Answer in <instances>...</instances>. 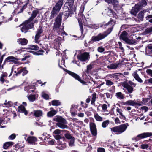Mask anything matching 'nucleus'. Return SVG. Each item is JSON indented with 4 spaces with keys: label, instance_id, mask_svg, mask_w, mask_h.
Listing matches in <instances>:
<instances>
[{
    "label": "nucleus",
    "instance_id": "17",
    "mask_svg": "<svg viewBox=\"0 0 152 152\" xmlns=\"http://www.w3.org/2000/svg\"><path fill=\"white\" fill-rule=\"evenodd\" d=\"M21 73H23L22 75L24 76L28 73V71L26 70V68H18L17 72L16 74V75L18 76Z\"/></svg>",
    "mask_w": 152,
    "mask_h": 152
},
{
    "label": "nucleus",
    "instance_id": "6",
    "mask_svg": "<svg viewBox=\"0 0 152 152\" xmlns=\"http://www.w3.org/2000/svg\"><path fill=\"white\" fill-rule=\"evenodd\" d=\"M109 4H112L115 9L117 10H119L120 14L122 13V8L118 4V2L116 0H104Z\"/></svg>",
    "mask_w": 152,
    "mask_h": 152
},
{
    "label": "nucleus",
    "instance_id": "27",
    "mask_svg": "<svg viewBox=\"0 0 152 152\" xmlns=\"http://www.w3.org/2000/svg\"><path fill=\"white\" fill-rule=\"evenodd\" d=\"M34 115L37 117H39L42 116L43 112L41 110H34Z\"/></svg>",
    "mask_w": 152,
    "mask_h": 152
},
{
    "label": "nucleus",
    "instance_id": "60",
    "mask_svg": "<svg viewBox=\"0 0 152 152\" xmlns=\"http://www.w3.org/2000/svg\"><path fill=\"white\" fill-rule=\"evenodd\" d=\"M91 132L92 134L94 136H96L97 135V130L96 129H94L91 130Z\"/></svg>",
    "mask_w": 152,
    "mask_h": 152
},
{
    "label": "nucleus",
    "instance_id": "53",
    "mask_svg": "<svg viewBox=\"0 0 152 152\" xmlns=\"http://www.w3.org/2000/svg\"><path fill=\"white\" fill-rule=\"evenodd\" d=\"M5 102L4 103V104L6 105L7 107H11L12 105V102L11 101H8L7 102V101H5Z\"/></svg>",
    "mask_w": 152,
    "mask_h": 152
},
{
    "label": "nucleus",
    "instance_id": "24",
    "mask_svg": "<svg viewBox=\"0 0 152 152\" xmlns=\"http://www.w3.org/2000/svg\"><path fill=\"white\" fill-rule=\"evenodd\" d=\"M51 111L48 112L47 113V116L48 117H52L56 113L57 111L53 109V108L50 109Z\"/></svg>",
    "mask_w": 152,
    "mask_h": 152
},
{
    "label": "nucleus",
    "instance_id": "42",
    "mask_svg": "<svg viewBox=\"0 0 152 152\" xmlns=\"http://www.w3.org/2000/svg\"><path fill=\"white\" fill-rule=\"evenodd\" d=\"M52 104L54 106H58L60 105L61 102L59 100H54L51 102Z\"/></svg>",
    "mask_w": 152,
    "mask_h": 152
},
{
    "label": "nucleus",
    "instance_id": "28",
    "mask_svg": "<svg viewBox=\"0 0 152 152\" xmlns=\"http://www.w3.org/2000/svg\"><path fill=\"white\" fill-rule=\"evenodd\" d=\"M132 75L135 80L138 82L140 83L142 82V80L139 77L136 71L133 73Z\"/></svg>",
    "mask_w": 152,
    "mask_h": 152
},
{
    "label": "nucleus",
    "instance_id": "38",
    "mask_svg": "<svg viewBox=\"0 0 152 152\" xmlns=\"http://www.w3.org/2000/svg\"><path fill=\"white\" fill-rule=\"evenodd\" d=\"M94 117L96 120L98 121H102V118L97 113L94 114Z\"/></svg>",
    "mask_w": 152,
    "mask_h": 152
},
{
    "label": "nucleus",
    "instance_id": "49",
    "mask_svg": "<svg viewBox=\"0 0 152 152\" xmlns=\"http://www.w3.org/2000/svg\"><path fill=\"white\" fill-rule=\"evenodd\" d=\"M63 28L64 27L62 28V29H59V30H58V34L61 35H63L64 34H65L66 35H67V34L64 31L63 29Z\"/></svg>",
    "mask_w": 152,
    "mask_h": 152
},
{
    "label": "nucleus",
    "instance_id": "12",
    "mask_svg": "<svg viewBox=\"0 0 152 152\" xmlns=\"http://www.w3.org/2000/svg\"><path fill=\"white\" fill-rule=\"evenodd\" d=\"M67 73L69 75L72 76L75 79L77 80L83 84H86V82L82 80L80 77L77 74L70 71H68Z\"/></svg>",
    "mask_w": 152,
    "mask_h": 152
},
{
    "label": "nucleus",
    "instance_id": "62",
    "mask_svg": "<svg viewBox=\"0 0 152 152\" xmlns=\"http://www.w3.org/2000/svg\"><path fill=\"white\" fill-rule=\"evenodd\" d=\"M61 133V130L59 129H57L55 130L53 132V135H59Z\"/></svg>",
    "mask_w": 152,
    "mask_h": 152
},
{
    "label": "nucleus",
    "instance_id": "59",
    "mask_svg": "<svg viewBox=\"0 0 152 152\" xmlns=\"http://www.w3.org/2000/svg\"><path fill=\"white\" fill-rule=\"evenodd\" d=\"M29 2V0H28L27 2L25 3V4L23 6L22 8L21 9H20L21 11L20 12H23V10L26 8V7H27V4H28V3Z\"/></svg>",
    "mask_w": 152,
    "mask_h": 152
},
{
    "label": "nucleus",
    "instance_id": "8",
    "mask_svg": "<svg viewBox=\"0 0 152 152\" xmlns=\"http://www.w3.org/2000/svg\"><path fill=\"white\" fill-rule=\"evenodd\" d=\"M77 59L82 62H87L90 58L88 53L85 52L77 56Z\"/></svg>",
    "mask_w": 152,
    "mask_h": 152
},
{
    "label": "nucleus",
    "instance_id": "16",
    "mask_svg": "<svg viewBox=\"0 0 152 152\" xmlns=\"http://www.w3.org/2000/svg\"><path fill=\"white\" fill-rule=\"evenodd\" d=\"M125 104L135 106V107H136L137 106H140L141 105L140 104L136 102L135 100H128L126 102Z\"/></svg>",
    "mask_w": 152,
    "mask_h": 152
},
{
    "label": "nucleus",
    "instance_id": "25",
    "mask_svg": "<svg viewBox=\"0 0 152 152\" xmlns=\"http://www.w3.org/2000/svg\"><path fill=\"white\" fill-rule=\"evenodd\" d=\"M62 40L63 39L61 37H57L54 40L55 45L57 47H59Z\"/></svg>",
    "mask_w": 152,
    "mask_h": 152
},
{
    "label": "nucleus",
    "instance_id": "22",
    "mask_svg": "<svg viewBox=\"0 0 152 152\" xmlns=\"http://www.w3.org/2000/svg\"><path fill=\"white\" fill-rule=\"evenodd\" d=\"M146 12V10H143V11H141L139 12L137 16L138 21H142L143 20L144 18V13Z\"/></svg>",
    "mask_w": 152,
    "mask_h": 152
},
{
    "label": "nucleus",
    "instance_id": "55",
    "mask_svg": "<svg viewBox=\"0 0 152 152\" xmlns=\"http://www.w3.org/2000/svg\"><path fill=\"white\" fill-rule=\"evenodd\" d=\"M65 147L66 145L64 144H59L57 146V148L60 150H62Z\"/></svg>",
    "mask_w": 152,
    "mask_h": 152
},
{
    "label": "nucleus",
    "instance_id": "1",
    "mask_svg": "<svg viewBox=\"0 0 152 152\" xmlns=\"http://www.w3.org/2000/svg\"><path fill=\"white\" fill-rule=\"evenodd\" d=\"M115 24V21L113 20H110V22L105 25V26H110V28L106 31L103 33H99L97 36H93L91 39V42H94L99 41L106 37L109 34L112 30L113 26Z\"/></svg>",
    "mask_w": 152,
    "mask_h": 152
},
{
    "label": "nucleus",
    "instance_id": "63",
    "mask_svg": "<svg viewBox=\"0 0 152 152\" xmlns=\"http://www.w3.org/2000/svg\"><path fill=\"white\" fill-rule=\"evenodd\" d=\"M44 52V51L42 50H39L38 52H35L34 54L35 55H43V53Z\"/></svg>",
    "mask_w": 152,
    "mask_h": 152
},
{
    "label": "nucleus",
    "instance_id": "20",
    "mask_svg": "<svg viewBox=\"0 0 152 152\" xmlns=\"http://www.w3.org/2000/svg\"><path fill=\"white\" fill-rule=\"evenodd\" d=\"M77 107L74 104H72L70 108V112L72 116H74L77 113Z\"/></svg>",
    "mask_w": 152,
    "mask_h": 152
},
{
    "label": "nucleus",
    "instance_id": "18",
    "mask_svg": "<svg viewBox=\"0 0 152 152\" xmlns=\"http://www.w3.org/2000/svg\"><path fill=\"white\" fill-rule=\"evenodd\" d=\"M116 113L117 115L121 119L123 120L125 119V117L123 114L122 110L121 109L117 107L116 109Z\"/></svg>",
    "mask_w": 152,
    "mask_h": 152
},
{
    "label": "nucleus",
    "instance_id": "31",
    "mask_svg": "<svg viewBox=\"0 0 152 152\" xmlns=\"http://www.w3.org/2000/svg\"><path fill=\"white\" fill-rule=\"evenodd\" d=\"M17 58L13 56H9L5 60V61L7 62H15Z\"/></svg>",
    "mask_w": 152,
    "mask_h": 152
},
{
    "label": "nucleus",
    "instance_id": "56",
    "mask_svg": "<svg viewBox=\"0 0 152 152\" xmlns=\"http://www.w3.org/2000/svg\"><path fill=\"white\" fill-rule=\"evenodd\" d=\"M106 84L107 86H111L113 85V83L110 80H106Z\"/></svg>",
    "mask_w": 152,
    "mask_h": 152
},
{
    "label": "nucleus",
    "instance_id": "41",
    "mask_svg": "<svg viewBox=\"0 0 152 152\" xmlns=\"http://www.w3.org/2000/svg\"><path fill=\"white\" fill-rule=\"evenodd\" d=\"M140 148L143 149H148L150 148V146L147 144H143L141 145Z\"/></svg>",
    "mask_w": 152,
    "mask_h": 152
},
{
    "label": "nucleus",
    "instance_id": "13",
    "mask_svg": "<svg viewBox=\"0 0 152 152\" xmlns=\"http://www.w3.org/2000/svg\"><path fill=\"white\" fill-rule=\"evenodd\" d=\"M37 22V20L33 21V20H31L29 18L28 20L25 21L23 23L27 27L28 29H30L33 27L34 24Z\"/></svg>",
    "mask_w": 152,
    "mask_h": 152
},
{
    "label": "nucleus",
    "instance_id": "39",
    "mask_svg": "<svg viewBox=\"0 0 152 152\" xmlns=\"http://www.w3.org/2000/svg\"><path fill=\"white\" fill-rule=\"evenodd\" d=\"M27 97L30 102H33L35 100V95H29L27 96Z\"/></svg>",
    "mask_w": 152,
    "mask_h": 152
},
{
    "label": "nucleus",
    "instance_id": "40",
    "mask_svg": "<svg viewBox=\"0 0 152 152\" xmlns=\"http://www.w3.org/2000/svg\"><path fill=\"white\" fill-rule=\"evenodd\" d=\"M110 123L108 120H106L103 121L102 124V126L103 128H105Z\"/></svg>",
    "mask_w": 152,
    "mask_h": 152
},
{
    "label": "nucleus",
    "instance_id": "36",
    "mask_svg": "<svg viewBox=\"0 0 152 152\" xmlns=\"http://www.w3.org/2000/svg\"><path fill=\"white\" fill-rule=\"evenodd\" d=\"M146 53L148 54H151L152 53V45H149L146 48Z\"/></svg>",
    "mask_w": 152,
    "mask_h": 152
},
{
    "label": "nucleus",
    "instance_id": "61",
    "mask_svg": "<svg viewBox=\"0 0 152 152\" xmlns=\"http://www.w3.org/2000/svg\"><path fill=\"white\" fill-rule=\"evenodd\" d=\"M98 51L100 53H102L104 50V49L102 46H100L97 48Z\"/></svg>",
    "mask_w": 152,
    "mask_h": 152
},
{
    "label": "nucleus",
    "instance_id": "52",
    "mask_svg": "<svg viewBox=\"0 0 152 152\" xmlns=\"http://www.w3.org/2000/svg\"><path fill=\"white\" fill-rule=\"evenodd\" d=\"M102 111L103 112H105L106 111H108L107 110V105L106 104H103L102 106Z\"/></svg>",
    "mask_w": 152,
    "mask_h": 152
},
{
    "label": "nucleus",
    "instance_id": "58",
    "mask_svg": "<svg viewBox=\"0 0 152 152\" xmlns=\"http://www.w3.org/2000/svg\"><path fill=\"white\" fill-rule=\"evenodd\" d=\"M89 27L92 28L96 29L99 28V26L96 24H91L90 25Z\"/></svg>",
    "mask_w": 152,
    "mask_h": 152
},
{
    "label": "nucleus",
    "instance_id": "48",
    "mask_svg": "<svg viewBox=\"0 0 152 152\" xmlns=\"http://www.w3.org/2000/svg\"><path fill=\"white\" fill-rule=\"evenodd\" d=\"M42 96L43 98L46 99H48L49 98L48 95L46 94L44 91H43L42 92Z\"/></svg>",
    "mask_w": 152,
    "mask_h": 152
},
{
    "label": "nucleus",
    "instance_id": "32",
    "mask_svg": "<svg viewBox=\"0 0 152 152\" xmlns=\"http://www.w3.org/2000/svg\"><path fill=\"white\" fill-rule=\"evenodd\" d=\"M14 144L12 142H8L5 143L3 145V148L4 149H7L9 147L12 146Z\"/></svg>",
    "mask_w": 152,
    "mask_h": 152
},
{
    "label": "nucleus",
    "instance_id": "21",
    "mask_svg": "<svg viewBox=\"0 0 152 152\" xmlns=\"http://www.w3.org/2000/svg\"><path fill=\"white\" fill-rule=\"evenodd\" d=\"M7 76L8 75L7 73L2 72L0 76V81L2 83H4L5 81H6Z\"/></svg>",
    "mask_w": 152,
    "mask_h": 152
},
{
    "label": "nucleus",
    "instance_id": "43",
    "mask_svg": "<svg viewBox=\"0 0 152 152\" xmlns=\"http://www.w3.org/2000/svg\"><path fill=\"white\" fill-rule=\"evenodd\" d=\"M26 89H28L29 90V92H33L34 90V86L33 85L28 86L26 88Z\"/></svg>",
    "mask_w": 152,
    "mask_h": 152
},
{
    "label": "nucleus",
    "instance_id": "54",
    "mask_svg": "<svg viewBox=\"0 0 152 152\" xmlns=\"http://www.w3.org/2000/svg\"><path fill=\"white\" fill-rule=\"evenodd\" d=\"M90 130L96 129L95 124L92 122L90 123Z\"/></svg>",
    "mask_w": 152,
    "mask_h": 152
},
{
    "label": "nucleus",
    "instance_id": "47",
    "mask_svg": "<svg viewBox=\"0 0 152 152\" xmlns=\"http://www.w3.org/2000/svg\"><path fill=\"white\" fill-rule=\"evenodd\" d=\"M73 0H67L65 4H68L70 7L73 5Z\"/></svg>",
    "mask_w": 152,
    "mask_h": 152
},
{
    "label": "nucleus",
    "instance_id": "35",
    "mask_svg": "<svg viewBox=\"0 0 152 152\" xmlns=\"http://www.w3.org/2000/svg\"><path fill=\"white\" fill-rule=\"evenodd\" d=\"M8 120H3L2 119H0V127L1 128L5 127V126L4 125L7 123Z\"/></svg>",
    "mask_w": 152,
    "mask_h": 152
},
{
    "label": "nucleus",
    "instance_id": "44",
    "mask_svg": "<svg viewBox=\"0 0 152 152\" xmlns=\"http://www.w3.org/2000/svg\"><path fill=\"white\" fill-rule=\"evenodd\" d=\"M29 29H28L27 27L23 23V26L21 28V31L22 32L25 33L27 31V30Z\"/></svg>",
    "mask_w": 152,
    "mask_h": 152
},
{
    "label": "nucleus",
    "instance_id": "4",
    "mask_svg": "<svg viewBox=\"0 0 152 152\" xmlns=\"http://www.w3.org/2000/svg\"><path fill=\"white\" fill-rule=\"evenodd\" d=\"M54 120L58 122L56 125L58 127L61 129L67 128L68 126L65 124L67 123L66 120L62 117L59 116H56L54 118Z\"/></svg>",
    "mask_w": 152,
    "mask_h": 152
},
{
    "label": "nucleus",
    "instance_id": "26",
    "mask_svg": "<svg viewBox=\"0 0 152 152\" xmlns=\"http://www.w3.org/2000/svg\"><path fill=\"white\" fill-rule=\"evenodd\" d=\"M17 42L19 44L24 45H26L28 43V41L25 38L19 39H18Z\"/></svg>",
    "mask_w": 152,
    "mask_h": 152
},
{
    "label": "nucleus",
    "instance_id": "30",
    "mask_svg": "<svg viewBox=\"0 0 152 152\" xmlns=\"http://www.w3.org/2000/svg\"><path fill=\"white\" fill-rule=\"evenodd\" d=\"M115 96L118 99L121 100L124 98V94L121 92H118L115 94Z\"/></svg>",
    "mask_w": 152,
    "mask_h": 152
},
{
    "label": "nucleus",
    "instance_id": "23",
    "mask_svg": "<svg viewBox=\"0 0 152 152\" xmlns=\"http://www.w3.org/2000/svg\"><path fill=\"white\" fill-rule=\"evenodd\" d=\"M18 110V112L24 113L26 115L28 114V111L26 110L25 107L23 105L19 106Z\"/></svg>",
    "mask_w": 152,
    "mask_h": 152
},
{
    "label": "nucleus",
    "instance_id": "7",
    "mask_svg": "<svg viewBox=\"0 0 152 152\" xmlns=\"http://www.w3.org/2000/svg\"><path fill=\"white\" fill-rule=\"evenodd\" d=\"M127 33L126 31L122 32L120 36V38L125 41L128 44H132L135 43V41L132 39H130L127 37Z\"/></svg>",
    "mask_w": 152,
    "mask_h": 152
},
{
    "label": "nucleus",
    "instance_id": "29",
    "mask_svg": "<svg viewBox=\"0 0 152 152\" xmlns=\"http://www.w3.org/2000/svg\"><path fill=\"white\" fill-rule=\"evenodd\" d=\"M118 65V63H112L110 65H108L107 66V67L111 69H116L117 68Z\"/></svg>",
    "mask_w": 152,
    "mask_h": 152
},
{
    "label": "nucleus",
    "instance_id": "50",
    "mask_svg": "<svg viewBox=\"0 0 152 152\" xmlns=\"http://www.w3.org/2000/svg\"><path fill=\"white\" fill-rule=\"evenodd\" d=\"M96 97V94L95 93H94L92 94V98L91 100L92 104H93L95 101Z\"/></svg>",
    "mask_w": 152,
    "mask_h": 152
},
{
    "label": "nucleus",
    "instance_id": "5",
    "mask_svg": "<svg viewBox=\"0 0 152 152\" xmlns=\"http://www.w3.org/2000/svg\"><path fill=\"white\" fill-rule=\"evenodd\" d=\"M84 8V5L83 4L80 7V12L79 14V15L80 18L78 19L79 23L80 29L81 33L82 34H83V20L85 19V17L83 14Z\"/></svg>",
    "mask_w": 152,
    "mask_h": 152
},
{
    "label": "nucleus",
    "instance_id": "64",
    "mask_svg": "<svg viewBox=\"0 0 152 152\" xmlns=\"http://www.w3.org/2000/svg\"><path fill=\"white\" fill-rule=\"evenodd\" d=\"M148 75L152 77V70L151 69H147L146 71Z\"/></svg>",
    "mask_w": 152,
    "mask_h": 152
},
{
    "label": "nucleus",
    "instance_id": "11",
    "mask_svg": "<svg viewBox=\"0 0 152 152\" xmlns=\"http://www.w3.org/2000/svg\"><path fill=\"white\" fill-rule=\"evenodd\" d=\"M62 14H60L57 16L54 23V29L58 30L61 25Z\"/></svg>",
    "mask_w": 152,
    "mask_h": 152
},
{
    "label": "nucleus",
    "instance_id": "10",
    "mask_svg": "<svg viewBox=\"0 0 152 152\" xmlns=\"http://www.w3.org/2000/svg\"><path fill=\"white\" fill-rule=\"evenodd\" d=\"M115 10V12H114V13L113 12L112 10L110 9L109 7L108 8V12H107V15H113V17H115V18H118L119 17H121V15L122 14V12L121 14H120L119 10H115Z\"/></svg>",
    "mask_w": 152,
    "mask_h": 152
},
{
    "label": "nucleus",
    "instance_id": "33",
    "mask_svg": "<svg viewBox=\"0 0 152 152\" xmlns=\"http://www.w3.org/2000/svg\"><path fill=\"white\" fill-rule=\"evenodd\" d=\"M122 74L121 73H116L112 75L111 74H109L108 76L111 77H113V79L116 78H118L119 76H120V75H122Z\"/></svg>",
    "mask_w": 152,
    "mask_h": 152
},
{
    "label": "nucleus",
    "instance_id": "3",
    "mask_svg": "<svg viewBox=\"0 0 152 152\" xmlns=\"http://www.w3.org/2000/svg\"><path fill=\"white\" fill-rule=\"evenodd\" d=\"M136 86V84L131 81H129L128 83H124L123 84V86L127 90V91H125L126 93L129 95L131 98L132 96V95L131 94L133 92V88Z\"/></svg>",
    "mask_w": 152,
    "mask_h": 152
},
{
    "label": "nucleus",
    "instance_id": "19",
    "mask_svg": "<svg viewBox=\"0 0 152 152\" xmlns=\"http://www.w3.org/2000/svg\"><path fill=\"white\" fill-rule=\"evenodd\" d=\"M37 138L33 136L28 137L26 140V141L30 144L33 145L36 144V142L37 141Z\"/></svg>",
    "mask_w": 152,
    "mask_h": 152
},
{
    "label": "nucleus",
    "instance_id": "2",
    "mask_svg": "<svg viewBox=\"0 0 152 152\" xmlns=\"http://www.w3.org/2000/svg\"><path fill=\"white\" fill-rule=\"evenodd\" d=\"M129 126L128 123H126L110 128V129L111 133L113 134H120L126 130Z\"/></svg>",
    "mask_w": 152,
    "mask_h": 152
},
{
    "label": "nucleus",
    "instance_id": "51",
    "mask_svg": "<svg viewBox=\"0 0 152 152\" xmlns=\"http://www.w3.org/2000/svg\"><path fill=\"white\" fill-rule=\"evenodd\" d=\"M65 137L68 139H71L73 138V137L72 136L71 134L69 133H66L64 134Z\"/></svg>",
    "mask_w": 152,
    "mask_h": 152
},
{
    "label": "nucleus",
    "instance_id": "45",
    "mask_svg": "<svg viewBox=\"0 0 152 152\" xmlns=\"http://www.w3.org/2000/svg\"><path fill=\"white\" fill-rule=\"evenodd\" d=\"M152 32V26L149 28H147L145 32L144 33L146 34H148Z\"/></svg>",
    "mask_w": 152,
    "mask_h": 152
},
{
    "label": "nucleus",
    "instance_id": "46",
    "mask_svg": "<svg viewBox=\"0 0 152 152\" xmlns=\"http://www.w3.org/2000/svg\"><path fill=\"white\" fill-rule=\"evenodd\" d=\"M29 48L32 50H38L39 48L37 45H31L29 46Z\"/></svg>",
    "mask_w": 152,
    "mask_h": 152
},
{
    "label": "nucleus",
    "instance_id": "9",
    "mask_svg": "<svg viewBox=\"0 0 152 152\" xmlns=\"http://www.w3.org/2000/svg\"><path fill=\"white\" fill-rule=\"evenodd\" d=\"M151 136H152V133L151 132L143 133L138 134L135 137L133 138V140L137 141L142 139Z\"/></svg>",
    "mask_w": 152,
    "mask_h": 152
},
{
    "label": "nucleus",
    "instance_id": "34",
    "mask_svg": "<svg viewBox=\"0 0 152 152\" xmlns=\"http://www.w3.org/2000/svg\"><path fill=\"white\" fill-rule=\"evenodd\" d=\"M38 13L39 11L37 10L33 11L32 12L31 16L29 18L30 20H33Z\"/></svg>",
    "mask_w": 152,
    "mask_h": 152
},
{
    "label": "nucleus",
    "instance_id": "37",
    "mask_svg": "<svg viewBox=\"0 0 152 152\" xmlns=\"http://www.w3.org/2000/svg\"><path fill=\"white\" fill-rule=\"evenodd\" d=\"M140 6L141 9L142 7H144L147 5V3L145 0H140L139 4H138Z\"/></svg>",
    "mask_w": 152,
    "mask_h": 152
},
{
    "label": "nucleus",
    "instance_id": "15",
    "mask_svg": "<svg viewBox=\"0 0 152 152\" xmlns=\"http://www.w3.org/2000/svg\"><path fill=\"white\" fill-rule=\"evenodd\" d=\"M141 9L140 6L139 4H136L134 7H132L130 12L131 14L135 16Z\"/></svg>",
    "mask_w": 152,
    "mask_h": 152
},
{
    "label": "nucleus",
    "instance_id": "14",
    "mask_svg": "<svg viewBox=\"0 0 152 152\" xmlns=\"http://www.w3.org/2000/svg\"><path fill=\"white\" fill-rule=\"evenodd\" d=\"M64 0H58L53 8L55 12H59L63 4Z\"/></svg>",
    "mask_w": 152,
    "mask_h": 152
},
{
    "label": "nucleus",
    "instance_id": "57",
    "mask_svg": "<svg viewBox=\"0 0 152 152\" xmlns=\"http://www.w3.org/2000/svg\"><path fill=\"white\" fill-rule=\"evenodd\" d=\"M146 18L147 20H149V22L152 23V15H148L147 16Z\"/></svg>",
    "mask_w": 152,
    "mask_h": 152
}]
</instances>
